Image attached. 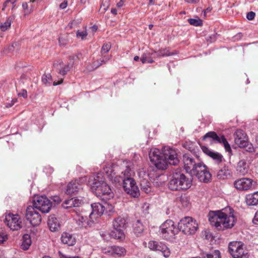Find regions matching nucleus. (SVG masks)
Instances as JSON below:
<instances>
[{
  "instance_id": "nucleus-31",
  "label": "nucleus",
  "mask_w": 258,
  "mask_h": 258,
  "mask_svg": "<svg viewBox=\"0 0 258 258\" xmlns=\"http://www.w3.org/2000/svg\"><path fill=\"white\" fill-rule=\"evenodd\" d=\"M112 251L114 253V255L121 257L125 255L126 250L123 247L113 245L112 246Z\"/></svg>"
},
{
  "instance_id": "nucleus-7",
  "label": "nucleus",
  "mask_w": 258,
  "mask_h": 258,
  "mask_svg": "<svg viewBox=\"0 0 258 258\" xmlns=\"http://www.w3.org/2000/svg\"><path fill=\"white\" fill-rule=\"evenodd\" d=\"M127 219L120 216L114 219L112 222L114 229L110 233L111 237L115 239H121L124 237V231L127 227Z\"/></svg>"
},
{
  "instance_id": "nucleus-48",
  "label": "nucleus",
  "mask_w": 258,
  "mask_h": 258,
  "mask_svg": "<svg viewBox=\"0 0 258 258\" xmlns=\"http://www.w3.org/2000/svg\"><path fill=\"white\" fill-rule=\"evenodd\" d=\"M255 16V14L253 12H249L246 15V18L249 20H252Z\"/></svg>"
},
{
  "instance_id": "nucleus-36",
  "label": "nucleus",
  "mask_w": 258,
  "mask_h": 258,
  "mask_svg": "<svg viewBox=\"0 0 258 258\" xmlns=\"http://www.w3.org/2000/svg\"><path fill=\"white\" fill-rule=\"evenodd\" d=\"M161 243L162 242H159L154 240L150 241L148 243V247L151 250L158 251L159 248H160V246Z\"/></svg>"
},
{
  "instance_id": "nucleus-57",
  "label": "nucleus",
  "mask_w": 258,
  "mask_h": 258,
  "mask_svg": "<svg viewBox=\"0 0 258 258\" xmlns=\"http://www.w3.org/2000/svg\"><path fill=\"white\" fill-rule=\"evenodd\" d=\"M112 252L113 251H112V246H111L109 248V249L107 250V251L105 252V253L111 255H114V253H113Z\"/></svg>"
},
{
  "instance_id": "nucleus-32",
  "label": "nucleus",
  "mask_w": 258,
  "mask_h": 258,
  "mask_svg": "<svg viewBox=\"0 0 258 258\" xmlns=\"http://www.w3.org/2000/svg\"><path fill=\"white\" fill-rule=\"evenodd\" d=\"M15 17L14 16H11L7 18L6 21L0 25V29L2 31L5 32L10 29L13 22Z\"/></svg>"
},
{
  "instance_id": "nucleus-25",
  "label": "nucleus",
  "mask_w": 258,
  "mask_h": 258,
  "mask_svg": "<svg viewBox=\"0 0 258 258\" xmlns=\"http://www.w3.org/2000/svg\"><path fill=\"white\" fill-rule=\"evenodd\" d=\"M75 219L78 225L80 227H90L92 225V224L94 222V220L92 221L90 219V220H88V218L86 216H84L78 215Z\"/></svg>"
},
{
  "instance_id": "nucleus-17",
  "label": "nucleus",
  "mask_w": 258,
  "mask_h": 258,
  "mask_svg": "<svg viewBox=\"0 0 258 258\" xmlns=\"http://www.w3.org/2000/svg\"><path fill=\"white\" fill-rule=\"evenodd\" d=\"M235 143L240 148H244L247 145L246 135L242 130H237L234 135Z\"/></svg>"
},
{
  "instance_id": "nucleus-52",
  "label": "nucleus",
  "mask_w": 258,
  "mask_h": 258,
  "mask_svg": "<svg viewBox=\"0 0 258 258\" xmlns=\"http://www.w3.org/2000/svg\"><path fill=\"white\" fill-rule=\"evenodd\" d=\"M14 45H16V43H12L11 45H9L7 49L8 50V52H12L14 50Z\"/></svg>"
},
{
  "instance_id": "nucleus-33",
  "label": "nucleus",
  "mask_w": 258,
  "mask_h": 258,
  "mask_svg": "<svg viewBox=\"0 0 258 258\" xmlns=\"http://www.w3.org/2000/svg\"><path fill=\"white\" fill-rule=\"evenodd\" d=\"M151 183L147 180H143L140 183L141 190L146 194H149L152 191Z\"/></svg>"
},
{
  "instance_id": "nucleus-40",
  "label": "nucleus",
  "mask_w": 258,
  "mask_h": 258,
  "mask_svg": "<svg viewBox=\"0 0 258 258\" xmlns=\"http://www.w3.org/2000/svg\"><path fill=\"white\" fill-rule=\"evenodd\" d=\"M110 58L109 57H105L104 56L103 58L100 59L99 60H97L94 62V66L96 67V68L99 67L101 66L103 63H105L107 62Z\"/></svg>"
},
{
  "instance_id": "nucleus-2",
  "label": "nucleus",
  "mask_w": 258,
  "mask_h": 258,
  "mask_svg": "<svg viewBox=\"0 0 258 258\" xmlns=\"http://www.w3.org/2000/svg\"><path fill=\"white\" fill-rule=\"evenodd\" d=\"M149 158L156 167L161 170L166 169L168 164L176 165L179 162L176 151L170 147L165 149L163 153L157 149L150 151Z\"/></svg>"
},
{
  "instance_id": "nucleus-12",
  "label": "nucleus",
  "mask_w": 258,
  "mask_h": 258,
  "mask_svg": "<svg viewBox=\"0 0 258 258\" xmlns=\"http://www.w3.org/2000/svg\"><path fill=\"white\" fill-rule=\"evenodd\" d=\"M4 222L13 231L19 230L22 227V220L18 214L6 215Z\"/></svg>"
},
{
  "instance_id": "nucleus-62",
  "label": "nucleus",
  "mask_w": 258,
  "mask_h": 258,
  "mask_svg": "<svg viewBox=\"0 0 258 258\" xmlns=\"http://www.w3.org/2000/svg\"><path fill=\"white\" fill-rule=\"evenodd\" d=\"M117 11L116 9L113 8V9H111V13L114 15H116L117 14Z\"/></svg>"
},
{
  "instance_id": "nucleus-45",
  "label": "nucleus",
  "mask_w": 258,
  "mask_h": 258,
  "mask_svg": "<svg viewBox=\"0 0 258 258\" xmlns=\"http://www.w3.org/2000/svg\"><path fill=\"white\" fill-rule=\"evenodd\" d=\"M131 169L129 167H127L126 169L122 172L123 174V176H121L122 178H132L131 177Z\"/></svg>"
},
{
  "instance_id": "nucleus-26",
  "label": "nucleus",
  "mask_w": 258,
  "mask_h": 258,
  "mask_svg": "<svg viewBox=\"0 0 258 258\" xmlns=\"http://www.w3.org/2000/svg\"><path fill=\"white\" fill-rule=\"evenodd\" d=\"M82 203V200L77 198H72L66 200L62 204V206L65 209L72 207H79Z\"/></svg>"
},
{
  "instance_id": "nucleus-44",
  "label": "nucleus",
  "mask_w": 258,
  "mask_h": 258,
  "mask_svg": "<svg viewBox=\"0 0 258 258\" xmlns=\"http://www.w3.org/2000/svg\"><path fill=\"white\" fill-rule=\"evenodd\" d=\"M141 60L143 63H152L154 62V60L151 58H148L147 54H144L141 58Z\"/></svg>"
},
{
  "instance_id": "nucleus-27",
  "label": "nucleus",
  "mask_w": 258,
  "mask_h": 258,
  "mask_svg": "<svg viewBox=\"0 0 258 258\" xmlns=\"http://www.w3.org/2000/svg\"><path fill=\"white\" fill-rule=\"evenodd\" d=\"M245 202L248 206H255L258 204V191L253 194H248L245 197Z\"/></svg>"
},
{
  "instance_id": "nucleus-35",
  "label": "nucleus",
  "mask_w": 258,
  "mask_h": 258,
  "mask_svg": "<svg viewBox=\"0 0 258 258\" xmlns=\"http://www.w3.org/2000/svg\"><path fill=\"white\" fill-rule=\"evenodd\" d=\"M160 248H159L158 251H160L162 252L163 255L165 257H168L170 254L171 252L169 248L164 243H162L160 246Z\"/></svg>"
},
{
  "instance_id": "nucleus-46",
  "label": "nucleus",
  "mask_w": 258,
  "mask_h": 258,
  "mask_svg": "<svg viewBox=\"0 0 258 258\" xmlns=\"http://www.w3.org/2000/svg\"><path fill=\"white\" fill-rule=\"evenodd\" d=\"M244 147L245 148V151L247 152L251 153L254 151L253 145L251 144H249L248 142H247V145Z\"/></svg>"
},
{
  "instance_id": "nucleus-38",
  "label": "nucleus",
  "mask_w": 258,
  "mask_h": 258,
  "mask_svg": "<svg viewBox=\"0 0 258 258\" xmlns=\"http://www.w3.org/2000/svg\"><path fill=\"white\" fill-rule=\"evenodd\" d=\"M206 258H221L220 252L218 250H215L210 253H206Z\"/></svg>"
},
{
  "instance_id": "nucleus-3",
  "label": "nucleus",
  "mask_w": 258,
  "mask_h": 258,
  "mask_svg": "<svg viewBox=\"0 0 258 258\" xmlns=\"http://www.w3.org/2000/svg\"><path fill=\"white\" fill-rule=\"evenodd\" d=\"M192 184V178L186 175L181 171L176 170L172 174L168 186L173 191H185L189 189Z\"/></svg>"
},
{
  "instance_id": "nucleus-20",
  "label": "nucleus",
  "mask_w": 258,
  "mask_h": 258,
  "mask_svg": "<svg viewBox=\"0 0 258 258\" xmlns=\"http://www.w3.org/2000/svg\"><path fill=\"white\" fill-rule=\"evenodd\" d=\"M61 242L68 246H73L76 243V239L73 234L64 232L61 234L60 237Z\"/></svg>"
},
{
  "instance_id": "nucleus-16",
  "label": "nucleus",
  "mask_w": 258,
  "mask_h": 258,
  "mask_svg": "<svg viewBox=\"0 0 258 258\" xmlns=\"http://www.w3.org/2000/svg\"><path fill=\"white\" fill-rule=\"evenodd\" d=\"M92 212L89 214V217L92 221L100 217L105 210V207L99 203H95L91 204Z\"/></svg>"
},
{
  "instance_id": "nucleus-47",
  "label": "nucleus",
  "mask_w": 258,
  "mask_h": 258,
  "mask_svg": "<svg viewBox=\"0 0 258 258\" xmlns=\"http://www.w3.org/2000/svg\"><path fill=\"white\" fill-rule=\"evenodd\" d=\"M87 35V32L86 31H79L77 32V37H81L82 39H84Z\"/></svg>"
},
{
  "instance_id": "nucleus-9",
  "label": "nucleus",
  "mask_w": 258,
  "mask_h": 258,
  "mask_svg": "<svg viewBox=\"0 0 258 258\" xmlns=\"http://www.w3.org/2000/svg\"><path fill=\"white\" fill-rule=\"evenodd\" d=\"M51 206V202L45 196H35L32 202V206H31L36 210H38L42 213H48Z\"/></svg>"
},
{
  "instance_id": "nucleus-19",
  "label": "nucleus",
  "mask_w": 258,
  "mask_h": 258,
  "mask_svg": "<svg viewBox=\"0 0 258 258\" xmlns=\"http://www.w3.org/2000/svg\"><path fill=\"white\" fill-rule=\"evenodd\" d=\"M80 182V179L70 182L67 187L66 194L72 195L77 193L80 189L82 188Z\"/></svg>"
},
{
  "instance_id": "nucleus-10",
  "label": "nucleus",
  "mask_w": 258,
  "mask_h": 258,
  "mask_svg": "<svg viewBox=\"0 0 258 258\" xmlns=\"http://www.w3.org/2000/svg\"><path fill=\"white\" fill-rule=\"evenodd\" d=\"M119 183L122 182L124 190L133 198H138L140 196V192L135 180L133 178H122L121 177L118 179Z\"/></svg>"
},
{
  "instance_id": "nucleus-6",
  "label": "nucleus",
  "mask_w": 258,
  "mask_h": 258,
  "mask_svg": "<svg viewBox=\"0 0 258 258\" xmlns=\"http://www.w3.org/2000/svg\"><path fill=\"white\" fill-rule=\"evenodd\" d=\"M160 232L164 239L171 240L174 238L175 235L178 233L179 231L178 227H176L172 220H167L160 226Z\"/></svg>"
},
{
  "instance_id": "nucleus-28",
  "label": "nucleus",
  "mask_w": 258,
  "mask_h": 258,
  "mask_svg": "<svg viewBox=\"0 0 258 258\" xmlns=\"http://www.w3.org/2000/svg\"><path fill=\"white\" fill-rule=\"evenodd\" d=\"M231 171L228 166L224 165L217 172V177L219 179H225L230 176Z\"/></svg>"
},
{
  "instance_id": "nucleus-50",
  "label": "nucleus",
  "mask_w": 258,
  "mask_h": 258,
  "mask_svg": "<svg viewBox=\"0 0 258 258\" xmlns=\"http://www.w3.org/2000/svg\"><path fill=\"white\" fill-rule=\"evenodd\" d=\"M243 36V34L241 33H238L234 37V40L238 41L241 39Z\"/></svg>"
},
{
  "instance_id": "nucleus-60",
  "label": "nucleus",
  "mask_w": 258,
  "mask_h": 258,
  "mask_svg": "<svg viewBox=\"0 0 258 258\" xmlns=\"http://www.w3.org/2000/svg\"><path fill=\"white\" fill-rule=\"evenodd\" d=\"M63 82V80L62 79H61L60 81L56 82H53V86H56V85H59V84H61Z\"/></svg>"
},
{
  "instance_id": "nucleus-1",
  "label": "nucleus",
  "mask_w": 258,
  "mask_h": 258,
  "mask_svg": "<svg viewBox=\"0 0 258 258\" xmlns=\"http://www.w3.org/2000/svg\"><path fill=\"white\" fill-rule=\"evenodd\" d=\"M234 213V210L227 206L214 212V216H210L209 220L211 224L219 231L231 229L234 227L237 220Z\"/></svg>"
},
{
  "instance_id": "nucleus-30",
  "label": "nucleus",
  "mask_w": 258,
  "mask_h": 258,
  "mask_svg": "<svg viewBox=\"0 0 258 258\" xmlns=\"http://www.w3.org/2000/svg\"><path fill=\"white\" fill-rule=\"evenodd\" d=\"M31 243L32 241L30 235L28 234H25L23 236L22 239V243L21 245V248L24 250H26L29 249Z\"/></svg>"
},
{
  "instance_id": "nucleus-42",
  "label": "nucleus",
  "mask_w": 258,
  "mask_h": 258,
  "mask_svg": "<svg viewBox=\"0 0 258 258\" xmlns=\"http://www.w3.org/2000/svg\"><path fill=\"white\" fill-rule=\"evenodd\" d=\"M110 48H111V44L110 42H107V43H104L101 48V54L103 55L105 53L108 52L110 50Z\"/></svg>"
},
{
  "instance_id": "nucleus-18",
  "label": "nucleus",
  "mask_w": 258,
  "mask_h": 258,
  "mask_svg": "<svg viewBox=\"0 0 258 258\" xmlns=\"http://www.w3.org/2000/svg\"><path fill=\"white\" fill-rule=\"evenodd\" d=\"M201 149L205 154L210 157L218 164L221 163L224 159L222 154L210 150L206 146H201Z\"/></svg>"
},
{
  "instance_id": "nucleus-8",
  "label": "nucleus",
  "mask_w": 258,
  "mask_h": 258,
  "mask_svg": "<svg viewBox=\"0 0 258 258\" xmlns=\"http://www.w3.org/2000/svg\"><path fill=\"white\" fill-rule=\"evenodd\" d=\"M228 251L233 258H248V251L241 241H232L228 245Z\"/></svg>"
},
{
  "instance_id": "nucleus-54",
  "label": "nucleus",
  "mask_w": 258,
  "mask_h": 258,
  "mask_svg": "<svg viewBox=\"0 0 258 258\" xmlns=\"http://www.w3.org/2000/svg\"><path fill=\"white\" fill-rule=\"evenodd\" d=\"M18 95L23 96L24 98H26L27 97V92L26 90H23Z\"/></svg>"
},
{
  "instance_id": "nucleus-24",
  "label": "nucleus",
  "mask_w": 258,
  "mask_h": 258,
  "mask_svg": "<svg viewBox=\"0 0 258 258\" xmlns=\"http://www.w3.org/2000/svg\"><path fill=\"white\" fill-rule=\"evenodd\" d=\"M249 165L244 159L240 160L237 164L236 171L242 175L246 174L249 170Z\"/></svg>"
},
{
  "instance_id": "nucleus-22",
  "label": "nucleus",
  "mask_w": 258,
  "mask_h": 258,
  "mask_svg": "<svg viewBox=\"0 0 258 258\" xmlns=\"http://www.w3.org/2000/svg\"><path fill=\"white\" fill-rule=\"evenodd\" d=\"M214 137V139L213 141V143L222 144L226 152H232L230 145L223 135H220V136H218L216 133Z\"/></svg>"
},
{
  "instance_id": "nucleus-61",
  "label": "nucleus",
  "mask_w": 258,
  "mask_h": 258,
  "mask_svg": "<svg viewBox=\"0 0 258 258\" xmlns=\"http://www.w3.org/2000/svg\"><path fill=\"white\" fill-rule=\"evenodd\" d=\"M186 2L188 3H197L199 0H185Z\"/></svg>"
},
{
  "instance_id": "nucleus-34",
  "label": "nucleus",
  "mask_w": 258,
  "mask_h": 258,
  "mask_svg": "<svg viewBox=\"0 0 258 258\" xmlns=\"http://www.w3.org/2000/svg\"><path fill=\"white\" fill-rule=\"evenodd\" d=\"M153 53L157 54V57H164L168 56L173 55V53H170L168 48H163L161 49L158 51L154 50L152 54Z\"/></svg>"
},
{
  "instance_id": "nucleus-53",
  "label": "nucleus",
  "mask_w": 258,
  "mask_h": 258,
  "mask_svg": "<svg viewBox=\"0 0 258 258\" xmlns=\"http://www.w3.org/2000/svg\"><path fill=\"white\" fill-rule=\"evenodd\" d=\"M67 6H68V2L66 1L60 4L59 8L61 9H64L65 8H66Z\"/></svg>"
},
{
  "instance_id": "nucleus-41",
  "label": "nucleus",
  "mask_w": 258,
  "mask_h": 258,
  "mask_svg": "<svg viewBox=\"0 0 258 258\" xmlns=\"http://www.w3.org/2000/svg\"><path fill=\"white\" fill-rule=\"evenodd\" d=\"M72 66L70 64H66L59 70L58 73L61 75L64 76L70 70Z\"/></svg>"
},
{
  "instance_id": "nucleus-11",
  "label": "nucleus",
  "mask_w": 258,
  "mask_h": 258,
  "mask_svg": "<svg viewBox=\"0 0 258 258\" xmlns=\"http://www.w3.org/2000/svg\"><path fill=\"white\" fill-rule=\"evenodd\" d=\"M182 161L185 170L187 172L191 174L195 171L197 167L202 163L198 157L190 154H184L182 157Z\"/></svg>"
},
{
  "instance_id": "nucleus-64",
  "label": "nucleus",
  "mask_w": 258,
  "mask_h": 258,
  "mask_svg": "<svg viewBox=\"0 0 258 258\" xmlns=\"http://www.w3.org/2000/svg\"><path fill=\"white\" fill-rule=\"evenodd\" d=\"M155 0H149V5H153L154 4Z\"/></svg>"
},
{
  "instance_id": "nucleus-23",
  "label": "nucleus",
  "mask_w": 258,
  "mask_h": 258,
  "mask_svg": "<svg viewBox=\"0 0 258 258\" xmlns=\"http://www.w3.org/2000/svg\"><path fill=\"white\" fill-rule=\"evenodd\" d=\"M47 225L50 230L53 232L58 231L60 228L59 222L54 215L49 216Z\"/></svg>"
},
{
  "instance_id": "nucleus-15",
  "label": "nucleus",
  "mask_w": 258,
  "mask_h": 258,
  "mask_svg": "<svg viewBox=\"0 0 258 258\" xmlns=\"http://www.w3.org/2000/svg\"><path fill=\"white\" fill-rule=\"evenodd\" d=\"M253 182L251 178L242 177L234 181L233 184L237 189L244 191L250 189L252 186Z\"/></svg>"
},
{
  "instance_id": "nucleus-39",
  "label": "nucleus",
  "mask_w": 258,
  "mask_h": 258,
  "mask_svg": "<svg viewBox=\"0 0 258 258\" xmlns=\"http://www.w3.org/2000/svg\"><path fill=\"white\" fill-rule=\"evenodd\" d=\"M188 23L193 26H200L203 24V21L200 19H188Z\"/></svg>"
},
{
  "instance_id": "nucleus-51",
  "label": "nucleus",
  "mask_w": 258,
  "mask_h": 258,
  "mask_svg": "<svg viewBox=\"0 0 258 258\" xmlns=\"http://www.w3.org/2000/svg\"><path fill=\"white\" fill-rule=\"evenodd\" d=\"M252 221L254 224H258V210L256 212Z\"/></svg>"
},
{
  "instance_id": "nucleus-63",
  "label": "nucleus",
  "mask_w": 258,
  "mask_h": 258,
  "mask_svg": "<svg viewBox=\"0 0 258 258\" xmlns=\"http://www.w3.org/2000/svg\"><path fill=\"white\" fill-rule=\"evenodd\" d=\"M216 35H217V34H214L213 35V36H210V38L212 39L211 40V42H213V41H215V40L216 39Z\"/></svg>"
},
{
  "instance_id": "nucleus-58",
  "label": "nucleus",
  "mask_w": 258,
  "mask_h": 258,
  "mask_svg": "<svg viewBox=\"0 0 258 258\" xmlns=\"http://www.w3.org/2000/svg\"><path fill=\"white\" fill-rule=\"evenodd\" d=\"M124 4V2L123 0H120L117 3V7L118 8H121L123 6Z\"/></svg>"
},
{
  "instance_id": "nucleus-13",
  "label": "nucleus",
  "mask_w": 258,
  "mask_h": 258,
  "mask_svg": "<svg viewBox=\"0 0 258 258\" xmlns=\"http://www.w3.org/2000/svg\"><path fill=\"white\" fill-rule=\"evenodd\" d=\"M25 217L31 225L34 227L40 225L41 222V216L34 207L29 206L26 209Z\"/></svg>"
},
{
  "instance_id": "nucleus-43",
  "label": "nucleus",
  "mask_w": 258,
  "mask_h": 258,
  "mask_svg": "<svg viewBox=\"0 0 258 258\" xmlns=\"http://www.w3.org/2000/svg\"><path fill=\"white\" fill-rule=\"evenodd\" d=\"M216 134V133L215 132H209L203 137V140H206L207 139H210L211 140V142L213 143V141L214 139V136H215Z\"/></svg>"
},
{
  "instance_id": "nucleus-37",
  "label": "nucleus",
  "mask_w": 258,
  "mask_h": 258,
  "mask_svg": "<svg viewBox=\"0 0 258 258\" xmlns=\"http://www.w3.org/2000/svg\"><path fill=\"white\" fill-rule=\"evenodd\" d=\"M52 81V77L50 74L44 75L42 78V82L45 85H50Z\"/></svg>"
},
{
  "instance_id": "nucleus-49",
  "label": "nucleus",
  "mask_w": 258,
  "mask_h": 258,
  "mask_svg": "<svg viewBox=\"0 0 258 258\" xmlns=\"http://www.w3.org/2000/svg\"><path fill=\"white\" fill-rule=\"evenodd\" d=\"M18 0H7L6 1V5H7V4H12V8H11L12 10H13L16 6V4H15V3Z\"/></svg>"
},
{
  "instance_id": "nucleus-59",
  "label": "nucleus",
  "mask_w": 258,
  "mask_h": 258,
  "mask_svg": "<svg viewBox=\"0 0 258 258\" xmlns=\"http://www.w3.org/2000/svg\"><path fill=\"white\" fill-rule=\"evenodd\" d=\"M22 7H23V9H24V10H25V11L28 10V4L27 3H23L22 4Z\"/></svg>"
},
{
  "instance_id": "nucleus-5",
  "label": "nucleus",
  "mask_w": 258,
  "mask_h": 258,
  "mask_svg": "<svg viewBox=\"0 0 258 258\" xmlns=\"http://www.w3.org/2000/svg\"><path fill=\"white\" fill-rule=\"evenodd\" d=\"M178 231L185 235H192L196 233L198 229V224L196 220L191 217H185L178 223Z\"/></svg>"
},
{
  "instance_id": "nucleus-14",
  "label": "nucleus",
  "mask_w": 258,
  "mask_h": 258,
  "mask_svg": "<svg viewBox=\"0 0 258 258\" xmlns=\"http://www.w3.org/2000/svg\"><path fill=\"white\" fill-rule=\"evenodd\" d=\"M192 174H195L202 182L208 183L211 179V174L207 167L202 163Z\"/></svg>"
},
{
  "instance_id": "nucleus-56",
  "label": "nucleus",
  "mask_w": 258,
  "mask_h": 258,
  "mask_svg": "<svg viewBox=\"0 0 258 258\" xmlns=\"http://www.w3.org/2000/svg\"><path fill=\"white\" fill-rule=\"evenodd\" d=\"M7 239V236H2L1 235H0V244L3 243V242L6 241Z\"/></svg>"
},
{
  "instance_id": "nucleus-55",
  "label": "nucleus",
  "mask_w": 258,
  "mask_h": 258,
  "mask_svg": "<svg viewBox=\"0 0 258 258\" xmlns=\"http://www.w3.org/2000/svg\"><path fill=\"white\" fill-rule=\"evenodd\" d=\"M11 7L12 8V4H7V5H6V2L4 3V5H3V8L2 9V10L3 11H5V9L7 8V7Z\"/></svg>"
},
{
  "instance_id": "nucleus-21",
  "label": "nucleus",
  "mask_w": 258,
  "mask_h": 258,
  "mask_svg": "<svg viewBox=\"0 0 258 258\" xmlns=\"http://www.w3.org/2000/svg\"><path fill=\"white\" fill-rule=\"evenodd\" d=\"M103 173L106 174L108 179L112 182L119 183L118 179L121 176L115 175V173L111 165H108L105 166V167L103 168Z\"/></svg>"
},
{
  "instance_id": "nucleus-4",
  "label": "nucleus",
  "mask_w": 258,
  "mask_h": 258,
  "mask_svg": "<svg viewBox=\"0 0 258 258\" xmlns=\"http://www.w3.org/2000/svg\"><path fill=\"white\" fill-rule=\"evenodd\" d=\"M91 190L97 197H101L103 196H112V191L110 186L100 176L97 175L94 179L91 187Z\"/></svg>"
},
{
  "instance_id": "nucleus-29",
  "label": "nucleus",
  "mask_w": 258,
  "mask_h": 258,
  "mask_svg": "<svg viewBox=\"0 0 258 258\" xmlns=\"http://www.w3.org/2000/svg\"><path fill=\"white\" fill-rule=\"evenodd\" d=\"M133 230L135 234L139 236L142 234L145 230V226L141 222V220H137L134 224H133Z\"/></svg>"
}]
</instances>
